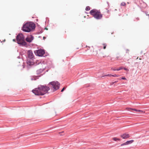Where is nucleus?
I'll list each match as a JSON object with an SVG mask.
<instances>
[{"mask_svg": "<svg viewBox=\"0 0 149 149\" xmlns=\"http://www.w3.org/2000/svg\"><path fill=\"white\" fill-rule=\"evenodd\" d=\"M48 85L49 86L46 85H39L38 88L32 90V92L36 95H43L47 93L50 88L53 92L58 89L60 84L57 81H54L49 82Z\"/></svg>", "mask_w": 149, "mask_h": 149, "instance_id": "f257e3e1", "label": "nucleus"}, {"mask_svg": "<svg viewBox=\"0 0 149 149\" xmlns=\"http://www.w3.org/2000/svg\"><path fill=\"white\" fill-rule=\"evenodd\" d=\"M35 24L32 22H27L24 24L22 27V30L24 31L29 32L32 31L35 28Z\"/></svg>", "mask_w": 149, "mask_h": 149, "instance_id": "f03ea898", "label": "nucleus"}, {"mask_svg": "<svg viewBox=\"0 0 149 149\" xmlns=\"http://www.w3.org/2000/svg\"><path fill=\"white\" fill-rule=\"evenodd\" d=\"M17 43L20 46H26L27 43L24 41V37L22 33L19 34L16 36Z\"/></svg>", "mask_w": 149, "mask_h": 149, "instance_id": "7ed1b4c3", "label": "nucleus"}, {"mask_svg": "<svg viewBox=\"0 0 149 149\" xmlns=\"http://www.w3.org/2000/svg\"><path fill=\"white\" fill-rule=\"evenodd\" d=\"M90 13L97 19H101L102 17V15L101 14L100 12L95 9L91 10Z\"/></svg>", "mask_w": 149, "mask_h": 149, "instance_id": "20e7f679", "label": "nucleus"}, {"mask_svg": "<svg viewBox=\"0 0 149 149\" xmlns=\"http://www.w3.org/2000/svg\"><path fill=\"white\" fill-rule=\"evenodd\" d=\"M34 53L36 55L39 56H45L44 55L45 54V51L44 49H39L35 50Z\"/></svg>", "mask_w": 149, "mask_h": 149, "instance_id": "39448f33", "label": "nucleus"}, {"mask_svg": "<svg viewBox=\"0 0 149 149\" xmlns=\"http://www.w3.org/2000/svg\"><path fill=\"white\" fill-rule=\"evenodd\" d=\"M28 58L31 59H33L34 56L33 54V52L31 50H29L28 51Z\"/></svg>", "mask_w": 149, "mask_h": 149, "instance_id": "423d86ee", "label": "nucleus"}, {"mask_svg": "<svg viewBox=\"0 0 149 149\" xmlns=\"http://www.w3.org/2000/svg\"><path fill=\"white\" fill-rule=\"evenodd\" d=\"M33 36L32 35H31L30 37H27L26 38V40L28 42H31L33 40Z\"/></svg>", "mask_w": 149, "mask_h": 149, "instance_id": "0eeeda50", "label": "nucleus"}, {"mask_svg": "<svg viewBox=\"0 0 149 149\" xmlns=\"http://www.w3.org/2000/svg\"><path fill=\"white\" fill-rule=\"evenodd\" d=\"M33 59L27 58L26 61V63L27 64L29 65H33Z\"/></svg>", "mask_w": 149, "mask_h": 149, "instance_id": "6e6552de", "label": "nucleus"}, {"mask_svg": "<svg viewBox=\"0 0 149 149\" xmlns=\"http://www.w3.org/2000/svg\"><path fill=\"white\" fill-rule=\"evenodd\" d=\"M120 137L123 139H126L130 137L129 134L124 133L120 135Z\"/></svg>", "mask_w": 149, "mask_h": 149, "instance_id": "1a4fd4ad", "label": "nucleus"}, {"mask_svg": "<svg viewBox=\"0 0 149 149\" xmlns=\"http://www.w3.org/2000/svg\"><path fill=\"white\" fill-rule=\"evenodd\" d=\"M41 75H40L39 76H32L31 77V79L32 80H36L37 79H38L41 76Z\"/></svg>", "mask_w": 149, "mask_h": 149, "instance_id": "9d476101", "label": "nucleus"}, {"mask_svg": "<svg viewBox=\"0 0 149 149\" xmlns=\"http://www.w3.org/2000/svg\"><path fill=\"white\" fill-rule=\"evenodd\" d=\"M130 109H131L132 110L135 111L136 112H143V111L137 109H132V108H130Z\"/></svg>", "mask_w": 149, "mask_h": 149, "instance_id": "9b49d317", "label": "nucleus"}, {"mask_svg": "<svg viewBox=\"0 0 149 149\" xmlns=\"http://www.w3.org/2000/svg\"><path fill=\"white\" fill-rule=\"evenodd\" d=\"M43 71V70L42 69H40L36 71V73L37 74H39L41 73Z\"/></svg>", "mask_w": 149, "mask_h": 149, "instance_id": "f8f14e48", "label": "nucleus"}, {"mask_svg": "<svg viewBox=\"0 0 149 149\" xmlns=\"http://www.w3.org/2000/svg\"><path fill=\"white\" fill-rule=\"evenodd\" d=\"M133 142H134V140H131L127 141L126 142V143H127V145H128V144L132 143Z\"/></svg>", "mask_w": 149, "mask_h": 149, "instance_id": "ddd939ff", "label": "nucleus"}, {"mask_svg": "<svg viewBox=\"0 0 149 149\" xmlns=\"http://www.w3.org/2000/svg\"><path fill=\"white\" fill-rule=\"evenodd\" d=\"M113 139L114 141H116L118 140H120V139H118L116 137H114L113 138Z\"/></svg>", "mask_w": 149, "mask_h": 149, "instance_id": "4468645a", "label": "nucleus"}, {"mask_svg": "<svg viewBox=\"0 0 149 149\" xmlns=\"http://www.w3.org/2000/svg\"><path fill=\"white\" fill-rule=\"evenodd\" d=\"M90 7L89 6H87L86 7L85 10L86 11H88L90 10Z\"/></svg>", "mask_w": 149, "mask_h": 149, "instance_id": "2eb2a0df", "label": "nucleus"}, {"mask_svg": "<svg viewBox=\"0 0 149 149\" xmlns=\"http://www.w3.org/2000/svg\"><path fill=\"white\" fill-rule=\"evenodd\" d=\"M112 76V74H108L107 75H104V76H102V77H104V76H109V77H111Z\"/></svg>", "mask_w": 149, "mask_h": 149, "instance_id": "dca6fc26", "label": "nucleus"}, {"mask_svg": "<svg viewBox=\"0 0 149 149\" xmlns=\"http://www.w3.org/2000/svg\"><path fill=\"white\" fill-rule=\"evenodd\" d=\"M123 69V67H121L120 68H119L117 69V71H119L120 70H122Z\"/></svg>", "mask_w": 149, "mask_h": 149, "instance_id": "f3484780", "label": "nucleus"}, {"mask_svg": "<svg viewBox=\"0 0 149 149\" xmlns=\"http://www.w3.org/2000/svg\"><path fill=\"white\" fill-rule=\"evenodd\" d=\"M103 45L104 46L103 47V49H105L107 46V45L106 44L104 43L103 44Z\"/></svg>", "mask_w": 149, "mask_h": 149, "instance_id": "a211bd4d", "label": "nucleus"}, {"mask_svg": "<svg viewBox=\"0 0 149 149\" xmlns=\"http://www.w3.org/2000/svg\"><path fill=\"white\" fill-rule=\"evenodd\" d=\"M125 3L124 2L122 3L121 4V5L122 6H125Z\"/></svg>", "mask_w": 149, "mask_h": 149, "instance_id": "6ab92c4d", "label": "nucleus"}, {"mask_svg": "<svg viewBox=\"0 0 149 149\" xmlns=\"http://www.w3.org/2000/svg\"><path fill=\"white\" fill-rule=\"evenodd\" d=\"M127 145V143H126V142H125L124 143H123L120 146H125V145Z\"/></svg>", "mask_w": 149, "mask_h": 149, "instance_id": "aec40b11", "label": "nucleus"}, {"mask_svg": "<svg viewBox=\"0 0 149 149\" xmlns=\"http://www.w3.org/2000/svg\"><path fill=\"white\" fill-rule=\"evenodd\" d=\"M111 70L114 71H117V69L116 68H111Z\"/></svg>", "mask_w": 149, "mask_h": 149, "instance_id": "412c9836", "label": "nucleus"}, {"mask_svg": "<svg viewBox=\"0 0 149 149\" xmlns=\"http://www.w3.org/2000/svg\"><path fill=\"white\" fill-rule=\"evenodd\" d=\"M112 77H118L119 76L118 75H116V74H114V75H112Z\"/></svg>", "mask_w": 149, "mask_h": 149, "instance_id": "4be33fe9", "label": "nucleus"}, {"mask_svg": "<svg viewBox=\"0 0 149 149\" xmlns=\"http://www.w3.org/2000/svg\"><path fill=\"white\" fill-rule=\"evenodd\" d=\"M123 69L124 70H126V71H129V70H128V69H127V68H123Z\"/></svg>", "mask_w": 149, "mask_h": 149, "instance_id": "5701e85b", "label": "nucleus"}, {"mask_svg": "<svg viewBox=\"0 0 149 149\" xmlns=\"http://www.w3.org/2000/svg\"><path fill=\"white\" fill-rule=\"evenodd\" d=\"M65 89V87H63V89L61 90V92H63V91Z\"/></svg>", "mask_w": 149, "mask_h": 149, "instance_id": "b1692460", "label": "nucleus"}, {"mask_svg": "<svg viewBox=\"0 0 149 149\" xmlns=\"http://www.w3.org/2000/svg\"><path fill=\"white\" fill-rule=\"evenodd\" d=\"M121 79H123V80H126V79L125 78V77H122Z\"/></svg>", "mask_w": 149, "mask_h": 149, "instance_id": "393cba45", "label": "nucleus"}, {"mask_svg": "<svg viewBox=\"0 0 149 149\" xmlns=\"http://www.w3.org/2000/svg\"><path fill=\"white\" fill-rule=\"evenodd\" d=\"M129 50L128 49H127L126 50V53H129Z\"/></svg>", "mask_w": 149, "mask_h": 149, "instance_id": "a878e982", "label": "nucleus"}, {"mask_svg": "<svg viewBox=\"0 0 149 149\" xmlns=\"http://www.w3.org/2000/svg\"><path fill=\"white\" fill-rule=\"evenodd\" d=\"M118 82V81H115L114 82H113V83H116L117 82Z\"/></svg>", "mask_w": 149, "mask_h": 149, "instance_id": "bb28decb", "label": "nucleus"}, {"mask_svg": "<svg viewBox=\"0 0 149 149\" xmlns=\"http://www.w3.org/2000/svg\"><path fill=\"white\" fill-rule=\"evenodd\" d=\"M119 57H118H118H116V58H117V60H118V59H119Z\"/></svg>", "mask_w": 149, "mask_h": 149, "instance_id": "cd10ccee", "label": "nucleus"}, {"mask_svg": "<svg viewBox=\"0 0 149 149\" xmlns=\"http://www.w3.org/2000/svg\"><path fill=\"white\" fill-rule=\"evenodd\" d=\"M16 40L15 39H13V41L14 42H16Z\"/></svg>", "mask_w": 149, "mask_h": 149, "instance_id": "c85d7f7f", "label": "nucleus"}, {"mask_svg": "<svg viewBox=\"0 0 149 149\" xmlns=\"http://www.w3.org/2000/svg\"><path fill=\"white\" fill-rule=\"evenodd\" d=\"M88 149H97L96 148H88Z\"/></svg>", "mask_w": 149, "mask_h": 149, "instance_id": "c756f323", "label": "nucleus"}, {"mask_svg": "<svg viewBox=\"0 0 149 149\" xmlns=\"http://www.w3.org/2000/svg\"><path fill=\"white\" fill-rule=\"evenodd\" d=\"M114 84V83H113V82H112L111 83V85H112V84Z\"/></svg>", "mask_w": 149, "mask_h": 149, "instance_id": "7c9ffc66", "label": "nucleus"}, {"mask_svg": "<svg viewBox=\"0 0 149 149\" xmlns=\"http://www.w3.org/2000/svg\"><path fill=\"white\" fill-rule=\"evenodd\" d=\"M148 16H149V15H148Z\"/></svg>", "mask_w": 149, "mask_h": 149, "instance_id": "2f4dec72", "label": "nucleus"}]
</instances>
